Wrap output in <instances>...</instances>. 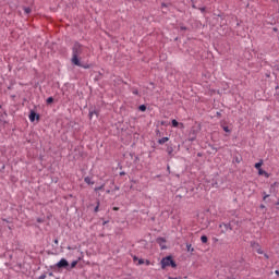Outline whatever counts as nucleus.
I'll return each mask as SVG.
<instances>
[{
    "label": "nucleus",
    "mask_w": 279,
    "mask_h": 279,
    "mask_svg": "<svg viewBox=\"0 0 279 279\" xmlns=\"http://www.w3.org/2000/svg\"><path fill=\"white\" fill-rule=\"evenodd\" d=\"M258 175H264L265 178H269V172L263 170V169H259L258 170Z\"/></svg>",
    "instance_id": "10"
},
{
    "label": "nucleus",
    "mask_w": 279,
    "mask_h": 279,
    "mask_svg": "<svg viewBox=\"0 0 279 279\" xmlns=\"http://www.w3.org/2000/svg\"><path fill=\"white\" fill-rule=\"evenodd\" d=\"M191 134H195V128L191 130Z\"/></svg>",
    "instance_id": "29"
},
{
    "label": "nucleus",
    "mask_w": 279,
    "mask_h": 279,
    "mask_svg": "<svg viewBox=\"0 0 279 279\" xmlns=\"http://www.w3.org/2000/svg\"><path fill=\"white\" fill-rule=\"evenodd\" d=\"M187 252H195V248L191 244H186Z\"/></svg>",
    "instance_id": "20"
},
{
    "label": "nucleus",
    "mask_w": 279,
    "mask_h": 279,
    "mask_svg": "<svg viewBox=\"0 0 279 279\" xmlns=\"http://www.w3.org/2000/svg\"><path fill=\"white\" fill-rule=\"evenodd\" d=\"M172 128H179L180 130H184V123L178 122V120H172Z\"/></svg>",
    "instance_id": "6"
},
{
    "label": "nucleus",
    "mask_w": 279,
    "mask_h": 279,
    "mask_svg": "<svg viewBox=\"0 0 279 279\" xmlns=\"http://www.w3.org/2000/svg\"><path fill=\"white\" fill-rule=\"evenodd\" d=\"M56 266L58 267V269H68V270H70L69 260H66L64 258H61L60 262H58Z\"/></svg>",
    "instance_id": "3"
},
{
    "label": "nucleus",
    "mask_w": 279,
    "mask_h": 279,
    "mask_svg": "<svg viewBox=\"0 0 279 279\" xmlns=\"http://www.w3.org/2000/svg\"><path fill=\"white\" fill-rule=\"evenodd\" d=\"M162 144H165V141H159V145H162Z\"/></svg>",
    "instance_id": "32"
},
{
    "label": "nucleus",
    "mask_w": 279,
    "mask_h": 279,
    "mask_svg": "<svg viewBox=\"0 0 279 279\" xmlns=\"http://www.w3.org/2000/svg\"><path fill=\"white\" fill-rule=\"evenodd\" d=\"M182 29H186V27H182Z\"/></svg>",
    "instance_id": "40"
},
{
    "label": "nucleus",
    "mask_w": 279,
    "mask_h": 279,
    "mask_svg": "<svg viewBox=\"0 0 279 279\" xmlns=\"http://www.w3.org/2000/svg\"><path fill=\"white\" fill-rule=\"evenodd\" d=\"M220 228H223L226 230V232H228V230H232V227L228 223L220 225Z\"/></svg>",
    "instance_id": "12"
},
{
    "label": "nucleus",
    "mask_w": 279,
    "mask_h": 279,
    "mask_svg": "<svg viewBox=\"0 0 279 279\" xmlns=\"http://www.w3.org/2000/svg\"><path fill=\"white\" fill-rule=\"evenodd\" d=\"M267 197H269V194L264 195V197H263L264 202H265V199H267Z\"/></svg>",
    "instance_id": "27"
},
{
    "label": "nucleus",
    "mask_w": 279,
    "mask_h": 279,
    "mask_svg": "<svg viewBox=\"0 0 279 279\" xmlns=\"http://www.w3.org/2000/svg\"><path fill=\"white\" fill-rule=\"evenodd\" d=\"M221 128H222L223 132H227V133H231L232 132V128L228 126L226 124V122L221 123Z\"/></svg>",
    "instance_id": "7"
},
{
    "label": "nucleus",
    "mask_w": 279,
    "mask_h": 279,
    "mask_svg": "<svg viewBox=\"0 0 279 279\" xmlns=\"http://www.w3.org/2000/svg\"><path fill=\"white\" fill-rule=\"evenodd\" d=\"M161 8H162V13H163V14H167V8H169V4L162 3V4H161Z\"/></svg>",
    "instance_id": "14"
},
{
    "label": "nucleus",
    "mask_w": 279,
    "mask_h": 279,
    "mask_svg": "<svg viewBox=\"0 0 279 279\" xmlns=\"http://www.w3.org/2000/svg\"><path fill=\"white\" fill-rule=\"evenodd\" d=\"M251 247H253L254 252H257V254H264L263 247L258 242H251Z\"/></svg>",
    "instance_id": "4"
},
{
    "label": "nucleus",
    "mask_w": 279,
    "mask_h": 279,
    "mask_svg": "<svg viewBox=\"0 0 279 279\" xmlns=\"http://www.w3.org/2000/svg\"><path fill=\"white\" fill-rule=\"evenodd\" d=\"M264 256H265V258L269 259V255H267V254H264Z\"/></svg>",
    "instance_id": "33"
},
{
    "label": "nucleus",
    "mask_w": 279,
    "mask_h": 279,
    "mask_svg": "<svg viewBox=\"0 0 279 279\" xmlns=\"http://www.w3.org/2000/svg\"><path fill=\"white\" fill-rule=\"evenodd\" d=\"M160 141H169V137H162Z\"/></svg>",
    "instance_id": "30"
},
{
    "label": "nucleus",
    "mask_w": 279,
    "mask_h": 279,
    "mask_svg": "<svg viewBox=\"0 0 279 279\" xmlns=\"http://www.w3.org/2000/svg\"><path fill=\"white\" fill-rule=\"evenodd\" d=\"M207 148V154H216L217 148H214L213 145L208 144V146H206Z\"/></svg>",
    "instance_id": "8"
},
{
    "label": "nucleus",
    "mask_w": 279,
    "mask_h": 279,
    "mask_svg": "<svg viewBox=\"0 0 279 279\" xmlns=\"http://www.w3.org/2000/svg\"><path fill=\"white\" fill-rule=\"evenodd\" d=\"M167 151H168L169 156H171V154H173V148L172 147H168Z\"/></svg>",
    "instance_id": "23"
},
{
    "label": "nucleus",
    "mask_w": 279,
    "mask_h": 279,
    "mask_svg": "<svg viewBox=\"0 0 279 279\" xmlns=\"http://www.w3.org/2000/svg\"><path fill=\"white\" fill-rule=\"evenodd\" d=\"M197 156H202V155L198 153Z\"/></svg>",
    "instance_id": "41"
},
{
    "label": "nucleus",
    "mask_w": 279,
    "mask_h": 279,
    "mask_svg": "<svg viewBox=\"0 0 279 279\" xmlns=\"http://www.w3.org/2000/svg\"><path fill=\"white\" fill-rule=\"evenodd\" d=\"M104 186H105V185H100V186H98V187H95L94 191H95L96 193H97L98 191H104Z\"/></svg>",
    "instance_id": "22"
},
{
    "label": "nucleus",
    "mask_w": 279,
    "mask_h": 279,
    "mask_svg": "<svg viewBox=\"0 0 279 279\" xmlns=\"http://www.w3.org/2000/svg\"><path fill=\"white\" fill-rule=\"evenodd\" d=\"M84 182H85L86 184H90V185L95 184V181H93V179H90V177H85V178H84Z\"/></svg>",
    "instance_id": "11"
},
{
    "label": "nucleus",
    "mask_w": 279,
    "mask_h": 279,
    "mask_svg": "<svg viewBox=\"0 0 279 279\" xmlns=\"http://www.w3.org/2000/svg\"><path fill=\"white\" fill-rule=\"evenodd\" d=\"M138 110H140L141 112H145V110H147V106L141 105V106L138 107Z\"/></svg>",
    "instance_id": "18"
},
{
    "label": "nucleus",
    "mask_w": 279,
    "mask_h": 279,
    "mask_svg": "<svg viewBox=\"0 0 279 279\" xmlns=\"http://www.w3.org/2000/svg\"><path fill=\"white\" fill-rule=\"evenodd\" d=\"M84 53H86V48L84 45L80 43H74L72 47V58H71V63L74 66H82V59L84 58Z\"/></svg>",
    "instance_id": "1"
},
{
    "label": "nucleus",
    "mask_w": 279,
    "mask_h": 279,
    "mask_svg": "<svg viewBox=\"0 0 279 279\" xmlns=\"http://www.w3.org/2000/svg\"><path fill=\"white\" fill-rule=\"evenodd\" d=\"M167 267H177L175 262H173L171 256H167L161 259V269H167Z\"/></svg>",
    "instance_id": "2"
},
{
    "label": "nucleus",
    "mask_w": 279,
    "mask_h": 279,
    "mask_svg": "<svg viewBox=\"0 0 279 279\" xmlns=\"http://www.w3.org/2000/svg\"><path fill=\"white\" fill-rule=\"evenodd\" d=\"M76 66H81V69H90V64H88V63H82L81 62V65H76Z\"/></svg>",
    "instance_id": "16"
},
{
    "label": "nucleus",
    "mask_w": 279,
    "mask_h": 279,
    "mask_svg": "<svg viewBox=\"0 0 279 279\" xmlns=\"http://www.w3.org/2000/svg\"><path fill=\"white\" fill-rule=\"evenodd\" d=\"M52 102H53V97H48L47 100H46V104L48 106H51Z\"/></svg>",
    "instance_id": "17"
},
{
    "label": "nucleus",
    "mask_w": 279,
    "mask_h": 279,
    "mask_svg": "<svg viewBox=\"0 0 279 279\" xmlns=\"http://www.w3.org/2000/svg\"><path fill=\"white\" fill-rule=\"evenodd\" d=\"M106 223H108V221H105V222L102 223V226H106Z\"/></svg>",
    "instance_id": "38"
},
{
    "label": "nucleus",
    "mask_w": 279,
    "mask_h": 279,
    "mask_svg": "<svg viewBox=\"0 0 279 279\" xmlns=\"http://www.w3.org/2000/svg\"><path fill=\"white\" fill-rule=\"evenodd\" d=\"M201 241H202V243H208V236L202 235Z\"/></svg>",
    "instance_id": "19"
},
{
    "label": "nucleus",
    "mask_w": 279,
    "mask_h": 279,
    "mask_svg": "<svg viewBox=\"0 0 279 279\" xmlns=\"http://www.w3.org/2000/svg\"><path fill=\"white\" fill-rule=\"evenodd\" d=\"M132 93L133 95H138V89H133Z\"/></svg>",
    "instance_id": "26"
},
{
    "label": "nucleus",
    "mask_w": 279,
    "mask_h": 279,
    "mask_svg": "<svg viewBox=\"0 0 279 279\" xmlns=\"http://www.w3.org/2000/svg\"><path fill=\"white\" fill-rule=\"evenodd\" d=\"M36 119L38 121V119H40V116H38L36 111H31L29 121L34 122V121H36Z\"/></svg>",
    "instance_id": "5"
},
{
    "label": "nucleus",
    "mask_w": 279,
    "mask_h": 279,
    "mask_svg": "<svg viewBox=\"0 0 279 279\" xmlns=\"http://www.w3.org/2000/svg\"><path fill=\"white\" fill-rule=\"evenodd\" d=\"M168 279H180V278H178V277H175V278H173V277H168Z\"/></svg>",
    "instance_id": "34"
},
{
    "label": "nucleus",
    "mask_w": 279,
    "mask_h": 279,
    "mask_svg": "<svg viewBox=\"0 0 279 279\" xmlns=\"http://www.w3.org/2000/svg\"><path fill=\"white\" fill-rule=\"evenodd\" d=\"M260 208H265V205H262Z\"/></svg>",
    "instance_id": "39"
},
{
    "label": "nucleus",
    "mask_w": 279,
    "mask_h": 279,
    "mask_svg": "<svg viewBox=\"0 0 279 279\" xmlns=\"http://www.w3.org/2000/svg\"><path fill=\"white\" fill-rule=\"evenodd\" d=\"M113 210H119V207H113Z\"/></svg>",
    "instance_id": "36"
},
{
    "label": "nucleus",
    "mask_w": 279,
    "mask_h": 279,
    "mask_svg": "<svg viewBox=\"0 0 279 279\" xmlns=\"http://www.w3.org/2000/svg\"><path fill=\"white\" fill-rule=\"evenodd\" d=\"M24 12H25V14H31L32 13V9L29 7H25L24 8Z\"/></svg>",
    "instance_id": "21"
},
{
    "label": "nucleus",
    "mask_w": 279,
    "mask_h": 279,
    "mask_svg": "<svg viewBox=\"0 0 279 279\" xmlns=\"http://www.w3.org/2000/svg\"><path fill=\"white\" fill-rule=\"evenodd\" d=\"M263 167V160H260L259 162L255 163V169H257L258 171H260V169Z\"/></svg>",
    "instance_id": "13"
},
{
    "label": "nucleus",
    "mask_w": 279,
    "mask_h": 279,
    "mask_svg": "<svg viewBox=\"0 0 279 279\" xmlns=\"http://www.w3.org/2000/svg\"><path fill=\"white\" fill-rule=\"evenodd\" d=\"M77 260H73L72 263H71V267L69 268L70 270L69 271H71V269H75V267H77Z\"/></svg>",
    "instance_id": "15"
},
{
    "label": "nucleus",
    "mask_w": 279,
    "mask_h": 279,
    "mask_svg": "<svg viewBox=\"0 0 279 279\" xmlns=\"http://www.w3.org/2000/svg\"><path fill=\"white\" fill-rule=\"evenodd\" d=\"M144 263H146V265H147V266H149V265H150V262H149V260H146V262H144Z\"/></svg>",
    "instance_id": "31"
},
{
    "label": "nucleus",
    "mask_w": 279,
    "mask_h": 279,
    "mask_svg": "<svg viewBox=\"0 0 279 279\" xmlns=\"http://www.w3.org/2000/svg\"><path fill=\"white\" fill-rule=\"evenodd\" d=\"M133 260H134V263H136V260H137V265H145V259H143V258L138 259V257L134 256Z\"/></svg>",
    "instance_id": "9"
},
{
    "label": "nucleus",
    "mask_w": 279,
    "mask_h": 279,
    "mask_svg": "<svg viewBox=\"0 0 279 279\" xmlns=\"http://www.w3.org/2000/svg\"><path fill=\"white\" fill-rule=\"evenodd\" d=\"M94 213H99V204L95 207Z\"/></svg>",
    "instance_id": "24"
},
{
    "label": "nucleus",
    "mask_w": 279,
    "mask_h": 279,
    "mask_svg": "<svg viewBox=\"0 0 279 279\" xmlns=\"http://www.w3.org/2000/svg\"><path fill=\"white\" fill-rule=\"evenodd\" d=\"M93 114H97V111H89V117H93Z\"/></svg>",
    "instance_id": "25"
},
{
    "label": "nucleus",
    "mask_w": 279,
    "mask_h": 279,
    "mask_svg": "<svg viewBox=\"0 0 279 279\" xmlns=\"http://www.w3.org/2000/svg\"><path fill=\"white\" fill-rule=\"evenodd\" d=\"M199 10H201V12H206L205 7L201 8Z\"/></svg>",
    "instance_id": "28"
},
{
    "label": "nucleus",
    "mask_w": 279,
    "mask_h": 279,
    "mask_svg": "<svg viewBox=\"0 0 279 279\" xmlns=\"http://www.w3.org/2000/svg\"><path fill=\"white\" fill-rule=\"evenodd\" d=\"M191 141H195V137H194V136H192V137H191Z\"/></svg>",
    "instance_id": "37"
},
{
    "label": "nucleus",
    "mask_w": 279,
    "mask_h": 279,
    "mask_svg": "<svg viewBox=\"0 0 279 279\" xmlns=\"http://www.w3.org/2000/svg\"><path fill=\"white\" fill-rule=\"evenodd\" d=\"M45 278V276L40 277V279Z\"/></svg>",
    "instance_id": "42"
},
{
    "label": "nucleus",
    "mask_w": 279,
    "mask_h": 279,
    "mask_svg": "<svg viewBox=\"0 0 279 279\" xmlns=\"http://www.w3.org/2000/svg\"><path fill=\"white\" fill-rule=\"evenodd\" d=\"M275 274H276V276H279V270H276Z\"/></svg>",
    "instance_id": "35"
}]
</instances>
